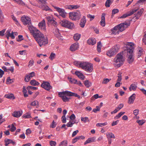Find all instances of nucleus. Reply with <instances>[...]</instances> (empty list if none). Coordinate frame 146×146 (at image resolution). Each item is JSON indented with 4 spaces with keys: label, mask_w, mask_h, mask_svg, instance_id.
Masks as SVG:
<instances>
[{
    "label": "nucleus",
    "mask_w": 146,
    "mask_h": 146,
    "mask_svg": "<svg viewBox=\"0 0 146 146\" xmlns=\"http://www.w3.org/2000/svg\"><path fill=\"white\" fill-rule=\"evenodd\" d=\"M81 120L84 123H86L87 122H90V121L88 117H81Z\"/></svg>",
    "instance_id": "39"
},
{
    "label": "nucleus",
    "mask_w": 146,
    "mask_h": 146,
    "mask_svg": "<svg viewBox=\"0 0 146 146\" xmlns=\"http://www.w3.org/2000/svg\"><path fill=\"white\" fill-rule=\"evenodd\" d=\"M138 52L137 53V56L138 57H139L143 54V49L141 48H138Z\"/></svg>",
    "instance_id": "38"
},
{
    "label": "nucleus",
    "mask_w": 146,
    "mask_h": 146,
    "mask_svg": "<svg viewBox=\"0 0 146 146\" xmlns=\"http://www.w3.org/2000/svg\"><path fill=\"white\" fill-rule=\"evenodd\" d=\"M84 84L85 86L87 88H88L92 85V83L88 80H86L84 81Z\"/></svg>",
    "instance_id": "34"
},
{
    "label": "nucleus",
    "mask_w": 146,
    "mask_h": 146,
    "mask_svg": "<svg viewBox=\"0 0 146 146\" xmlns=\"http://www.w3.org/2000/svg\"><path fill=\"white\" fill-rule=\"evenodd\" d=\"M16 1L19 4L22 5H25V3L22 0H16Z\"/></svg>",
    "instance_id": "57"
},
{
    "label": "nucleus",
    "mask_w": 146,
    "mask_h": 146,
    "mask_svg": "<svg viewBox=\"0 0 146 146\" xmlns=\"http://www.w3.org/2000/svg\"><path fill=\"white\" fill-rule=\"evenodd\" d=\"M74 123V122H73L71 121H69L68 123L66 124V125L68 127H72Z\"/></svg>",
    "instance_id": "49"
},
{
    "label": "nucleus",
    "mask_w": 146,
    "mask_h": 146,
    "mask_svg": "<svg viewBox=\"0 0 146 146\" xmlns=\"http://www.w3.org/2000/svg\"><path fill=\"white\" fill-rule=\"evenodd\" d=\"M30 83L32 85L36 86L38 85L39 83L35 80H32L31 81Z\"/></svg>",
    "instance_id": "37"
},
{
    "label": "nucleus",
    "mask_w": 146,
    "mask_h": 146,
    "mask_svg": "<svg viewBox=\"0 0 146 146\" xmlns=\"http://www.w3.org/2000/svg\"><path fill=\"white\" fill-rule=\"evenodd\" d=\"M137 88V86L136 84H132L130 85L129 89L130 91H131L132 90L135 91L136 90Z\"/></svg>",
    "instance_id": "31"
},
{
    "label": "nucleus",
    "mask_w": 146,
    "mask_h": 146,
    "mask_svg": "<svg viewBox=\"0 0 146 146\" xmlns=\"http://www.w3.org/2000/svg\"><path fill=\"white\" fill-rule=\"evenodd\" d=\"M67 141L66 140H64L62 141L59 144V146H67Z\"/></svg>",
    "instance_id": "42"
},
{
    "label": "nucleus",
    "mask_w": 146,
    "mask_h": 146,
    "mask_svg": "<svg viewBox=\"0 0 146 146\" xmlns=\"http://www.w3.org/2000/svg\"><path fill=\"white\" fill-rule=\"evenodd\" d=\"M79 48V44L76 42L72 44L70 47V50L72 51H74L78 49Z\"/></svg>",
    "instance_id": "14"
},
{
    "label": "nucleus",
    "mask_w": 146,
    "mask_h": 146,
    "mask_svg": "<svg viewBox=\"0 0 146 146\" xmlns=\"http://www.w3.org/2000/svg\"><path fill=\"white\" fill-rule=\"evenodd\" d=\"M41 86L47 91H49L52 88L50 83L48 82L43 81L41 84Z\"/></svg>",
    "instance_id": "11"
},
{
    "label": "nucleus",
    "mask_w": 146,
    "mask_h": 146,
    "mask_svg": "<svg viewBox=\"0 0 146 146\" xmlns=\"http://www.w3.org/2000/svg\"><path fill=\"white\" fill-rule=\"evenodd\" d=\"M74 63L76 66L82 68L87 72H91L93 70V64L89 62L75 61L74 62Z\"/></svg>",
    "instance_id": "2"
},
{
    "label": "nucleus",
    "mask_w": 146,
    "mask_h": 146,
    "mask_svg": "<svg viewBox=\"0 0 146 146\" xmlns=\"http://www.w3.org/2000/svg\"><path fill=\"white\" fill-rule=\"evenodd\" d=\"M108 124L107 122H105L104 123H98L96 124V126L98 127H102Z\"/></svg>",
    "instance_id": "40"
},
{
    "label": "nucleus",
    "mask_w": 146,
    "mask_h": 146,
    "mask_svg": "<svg viewBox=\"0 0 146 146\" xmlns=\"http://www.w3.org/2000/svg\"><path fill=\"white\" fill-rule=\"evenodd\" d=\"M11 141H12V140L8 139H5V145L7 146L9 144L11 143Z\"/></svg>",
    "instance_id": "48"
},
{
    "label": "nucleus",
    "mask_w": 146,
    "mask_h": 146,
    "mask_svg": "<svg viewBox=\"0 0 146 146\" xmlns=\"http://www.w3.org/2000/svg\"><path fill=\"white\" fill-rule=\"evenodd\" d=\"M38 7L39 8H40L41 9L46 11H52V9H51L48 6L44 4H41L40 5L38 6Z\"/></svg>",
    "instance_id": "16"
},
{
    "label": "nucleus",
    "mask_w": 146,
    "mask_h": 146,
    "mask_svg": "<svg viewBox=\"0 0 146 146\" xmlns=\"http://www.w3.org/2000/svg\"><path fill=\"white\" fill-rule=\"evenodd\" d=\"M81 36V35L79 33L75 34L73 36L74 39L75 41H78L80 39Z\"/></svg>",
    "instance_id": "30"
},
{
    "label": "nucleus",
    "mask_w": 146,
    "mask_h": 146,
    "mask_svg": "<svg viewBox=\"0 0 146 146\" xmlns=\"http://www.w3.org/2000/svg\"><path fill=\"white\" fill-rule=\"evenodd\" d=\"M100 110V107L98 106H97L96 108L93 109V111L95 113H96L98 111H99Z\"/></svg>",
    "instance_id": "64"
},
{
    "label": "nucleus",
    "mask_w": 146,
    "mask_h": 146,
    "mask_svg": "<svg viewBox=\"0 0 146 146\" xmlns=\"http://www.w3.org/2000/svg\"><path fill=\"white\" fill-rule=\"evenodd\" d=\"M69 91L66 90L63 92H60L58 93V95L64 102H67L69 101L70 98L67 96H69Z\"/></svg>",
    "instance_id": "8"
},
{
    "label": "nucleus",
    "mask_w": 146,
    "mask_h": 146,
    "mask_svg": "<svg viewBox=\"0 0 146 146\" xmlns=\"http://www.w3.org/2000/svg\"><path fill=\"white\" fill-rule=\"evenodd\" d=\"M86 22V17L84 16L81 19L80 23V26L82 28H83L85 25V23Z\"/></svg>",
    "instance_id": "25"
},
{
    "label": "nucleus",
    "mask_w": 146,
    "mask_h": 146,
    "mask_svg": "<svg viewBox=\"0 0 146 146\" xmlns=\"http://www.w3.org/2000/svg\"><path fill=\"white\" fill-rule=\"evenodd\" d=\"M68 78L69 82L71 83L76 84L77 82V80L74 78L69 77Z\"/></svg>",
    "instance_id": "35"
},
{
    "label": "nucleus",
    "mask_w": 146,
    "mask_h": 146,
    "mask_svg": "<svg viewBox=\"0 0 146 146\" xmlns=\"http://www.w3.org/2000/svg\"><path fill=\"white\" fill-rule=\"evenodd\" d=\"M11 30L9 29L8 30L6 33H5V35L6 36H10L12 38L14 39L15 38L14 36L13 35V34L11 33Z\"/></svg>",
    "instance_id": "26"
},
{
    "label": "nucleus",
    "mask_w": 146,
    "mask_h": 146,
    "mask_svg": "<svg viewBox=\"0 0 146 146\" xmlns=\"http://www.w3.org/2000/svg\"><path fill=\"white\" fill-rule=\"evenodd\" d=\"M96 137H95L88 138L84 142V145H85L88 143L91 142H94L95 141Z\"/></svg>",
    "instance_id": "22"
},
{
    "label": "nucleus",
    "mask_w": 146,
    "mask_h": 146,
    "mask_svg": "<svg viewBox=\"0 0 146 146\" xmlns=\"http://www.w3.org/2000/svg\"><path fill=\"white\" fill-rule=\"evenodd\" d=\"M33 36L40 46L45 45L48 43L47 36H44L38 30L34 32Z\"/></svg>",
    "instance_id": "1"
},
{
    "label": "nucleus",
    "mask_w": 146,
    "mask_h": 146,
    "mask_svg": "<svg viewBox=\"0 0 146 146\" xmlns=\"http://www.w3.org/2000/svg\"><path fill=\"white\" fill-rule=\"evenodd\" d=\"M69 18L73 21L79 20L81 16L80 13L79 12H71L69 13Z\"/></svg>",
    "instance_id": "7"
},
{
    "label": "nucleus",
    "mask_w": 146,
    "mask_h": 146,
    "mask_svg": "<svg viewBox=\"0 0 146 146\" xmlns=\"http://www.w3.org/2000/svg\"><path fill=\"white\" fill-rule=\"evenodd\" d=\"M136 95L135 94H133L129 98L128 103L129 104H133Z\"/></svg>",
    "instance_id": "17"
},
{
    "label": "nucleus",
    "mask_w": 146,
    "mask_h": 146,
    "mask_svg": "<svg viewBox=\"0 0 146 146\" xmlns=\"http://www.w3.org/2000/svg\"><path fill=\"white\" fill-rule=\"evenodd\" d=\"M22 114V111H14L12 114V115L14 117L17 118L20 117Z\"/></svg>",
    "instance_id": "21"
},
{
    "label": "nucleus",
    "mask_w": 146,
    "mask_h": 146,
    "mask_svg": "<svg viewBox=\"0 0 146 146\" xmlns=\"http://www.w3.org/2000/svg\"><path fill=\"white\" fill-rule=\"evenodd\" d=\"M123 54L122 53L120 52L117 54L114 59V61L118 67H120L122 65L125 61Z\"/></svg>",
    "instance_id": "5"
},
{
    "label": "nucleus",
    "mask_w": 146,
    "mask_h": 146,
    "mask_svg": "<svg viewBox=\"0 0 146 146\" xmlns=\"http://www.w3.org/2000/svg\"><path fill=\"white\" fill-rule=\"evenodd\" d=\"M48 22L53 24L54 25H56L57 24V22L54 20L53 17Z\"/></svg>",
    "instance_id": "53"
},
{
    "label": "nucleus",
    "mask_w": 146,
    "mask_h": 146,
    "mask_svg": "<svg viewBox=\"0 0 146 146\" xmlns=\"http://www.w3.org/2000/svg\"><path fill=\"white\" fill-rule=\"evenodd\" d=\"M28 25V29L30 31V32L31 33H32L33 34L34 32L36 31L37 29H35L34 27L31 24L30 25Z\"/></svg>",
    "instance_id": "29"
},
{
    "label": "nucleus",
    "mask_w": 146,
    "mask_h": 146,
    "mask_svg": "<svg viewBox=\"0 0 146 146\" xmlns=\"http://www.w3.org/2000/svg\"><path fill=\"white\" fill-rule=\"evenodd\" d=\"M54 7L58 12L60 16L63 18L66 17V13L64 9L56 6H54Z\"/></svg>",
    "instance_id": "12"
},
{
    "label": "nucleus",
    "mask_w": 146,
    "mask_h": 146,
    "mask_svg": "<svg viewBox=\"0 0 146 146\" xmlns=\"http://www.w3.org/2000/svg\"><path fill=\"white\" fill-rule=\"evenodd\" d=\"M105 14L104 13H103L102 14L101 20L100 22V24L102 27H104L105 25Z\"/></svg>",
    "instance_id": "18"
},
{
    "label": "nucleus",
    "mask_w": 146,
    "mask_h": 146,
    "mask_svg": "<svg viewBox=\"0 0 146 146\" xmlns=\"http://www.w3.org/2000/svg\"><path fill=\"white\" fill-rule=\"evenodd\" d=\"M21 20L24 25H30L31 24V19L28 16H23L21 18Z\"/></svg>",
    "instance_id": "10"
},
{
    "label": "nucleus",
    "mask_w": 146,
    "mask_h": 146,
    "mask_svg": "<svg viewBox=\"0 0 146 146\" xmlns=\"http://www.w3.org/2000/svg\"><path fill=\"white\" fill-rule=\"evenodd\" d=\"M60 24L62 26L69 29H72L74 27V24L73 23L65 19L61 21Z\"/></svg>",
    "instance_id": "6"
},
{
    "label": "nucleus",
    "mask_w": 146,
    "mask_h": 146,
    "mask_svg": "<svg viewBox=\"0 0 146 146\" xmlns=\"http://www.w3.org/2000/svg\"><path fill=\"white\" fill-rule=\"evenodd\" d=\"M110 0H107L106 1L105 3V6L106 7H110Z\"/></svg>",
    "instance_id": "61"
},
{
    "label": "nucleus",
    "mask_w": 146,
    "mask_h": 146,
    "mask_svg": "<svg viewBox=\"0 0 146 146\" xmlns=\"http://www.w3.org/2000/svg\"><path fill=\"white\" fill-rule=\"evenodd\" d=\"M111 79H109L108 78L104 79L102 82V84H106Z\"/></svg>",
    "instance_id": "54"
},
{
    "label": "nucleus",
    "mask_w": 146,
    "mask_h": 146,
    "mask_svg": "<svg viewBox=\"0 0 146 146\" xmlns=\"http://www.w3.org/2000/svg\"><path fill=\"white\" fill-rule=\"evenodd\" d=\"M69 93V96H74L75 97H76V96H77L78 95L76 93H74L72 92H71L69 91V92H68Z\"/></svg>",
    "instance_id": "55"
},
{
    "label": "nucleus",
    "mask_w": 146,
    "mask_h": 146,
    "mask_svg": "<svg viewBox=\"0 0 146 146\" xmlns=\"http://www.w3.org/2000/svg\"><path fill=\"white\" fill-rule=\"evenodd\" d=\"M127 51V61L129 64L132 63L134 60L133 50L134 44L132 42H127L126 44Z\"/></svg>",
    "instance_id": "3"
},
{
    "label": "nucleus",
    "mask_w": 146,
    "mask_h": 146,
    "mask_svg": "<svg viewBox=\"0 0 146 146\" xmlns=\"http://www.w3.org/2000/svg\"><path fill=\"white\" fill-rule=\"evenodd\" d=\"M139 113V110L137 109L133 110V113L135 116H137Z\"/></svg>",
    "instance_id": "60"
},
{
    "label": "nucleus",
    "mask_w": 146,
    "mask_h": 146,
    "mask_svg": "<svg viewBox=\"0 0 146 146\" xmlns=\"http://www.w3.org/2000/svg\"><path fill=\"white\" fill-rule=\"evenodd\" d=\"M23 117L25 118H29L31 117V114L27 113L23 115Z\"/></svg>",
    "instance_id": "47"
},
{
    "label": "nucleus",
    "mask_w": 146,
    "mask_h": 146,
    "mask_svg": "<svg viewBox=\"0 0 146 146\" xmlns=\"http://www.w3.org/2000/svg\"><path fill=\"white\" fill-rule=\"evenodd\" d=\"M125 113V112L121 111L117 115L114 117L115 119H117L120 117L121 115L124 114Z\"/></svg>",
    "instance_id": "41"
},
{
    "label": "nucleus",
    "mask_w": 146,
    "mask_h": 146,
    "mask_svg": "<svg viewBox=\"0 0 146 146\" xmlns=\"http://www.w3.org/2000/svg\"><path fill=\"white\" fill-rule=\"evenodd\" d=\"M106 136L108 139H114L115 137L114 134L112 132H108L106 134Z\"/></svg>",
    "instance_id": "19"
},
{
    "label": "nucleus",
    "mask_w": 146,
    "mask_h": 146,
    "mask_svg": "<svg viewBox=\"0 0 146 146\" xmlns=\"http://www.w3.org/2000/svg\"><path fill=\"white\" fill-rule=\"evenodd\" d=\"M31 105L33 106H36L37 108L39 106V103L38 101L35 100L31 103Z\"/></svg>",
    "instance_id": "32"
},
{
    "label": "nucleus",
    "mask_w": 146,
    "mask_h": 146,
    "mask_svg": "<svg viewBox=\"0 0 146 146\" xmlns=\"http://www.w3.org/2000/svg\"><path fill=\"white\" fill-rule=\"evenodd\" d=\"M56 125L57 124L56 122L53 121L52 124L50 125V127L52 128H54L56 127Z\"/></svg>",
    "instance_id": "58"
},
{
    "label": "nucleus",
    "mask_w": 146,
    "mask_h": 146,
    "mask_svg": "<svg viewBox=\"0 0 146 146\" xmlns=\"http://www.w3.org/2000/svg\"><path fill=\"white\" fill-rule=\"evenodd\" d=\"M129 25V24L127 22L122 23L114 27L111 30V34L116 35L118 34L119 32L124 31L125 28Z\"/></svg>",
    "instance_id": "4"
},
{
    "label": "nucleus",
    "mask_w": 146,
    "mask_h": 146,
    "mask_svg": "<svg viewBox=\"0 0 146 146\" xmlns=\"http://www.w3.org/2000/svg\"><path fill=\"white\" fill-rule=\"evenodd\" d=\"M34 63V61L33 60H30L29 62L28 66L29 67H31L33 65Z\"/></svg>",
    "instance_id": "63"
},
{
    "label": "nucleus",
    "mask_w": 146,
    "mask_h": 146,
    "mask_svg": "<svg viewBox=\"0 0 146 146\" xmlns=\"http://www.w3.org/2000/svg\"><path fill=\"white\" fill-rule=\"evenodd\" d=\"M27 87L26 88L25 86H24L23 87V92L24 94V96L25 97L28 96V95L27 94Z\"/></svg>",
    "instance_id": "36"
},
{
    "label": "nucleus",
    "mask_w": 146,
    "mask_h": 146,
    "mask_svg": "<svg viewBox=\"0 0 146 146\" xmlns=\"http://www.w3.org/2000/svg\"><path fill=\"white\" fill-rule=\"evenodd\" d=\"M136 122L138 123L139 125H142L145 122V121L144 120H137Z\"/></svg>",
    "instance_id": "50"
},
{
    "label": "nucleus",
    "mask_w": 146,
    "mask_h": 146,
    "mask_svg": "<svg viewBox=\"0 0 146 146\" xmlns=\"http://www.w3.org/2000/svg\"><path fill=\"white\" fill-rule=\"evenodd\" d=\"M79 7V6L78 5H67L66 6V9H70V10H73L74 9H76L78 8Z\"/></svg>",
    "instance_id": "23"
},
{
    "label": "nucleus",
    "mask_w": 146,
    "mask_h": 146,
    "mask_svg": "<svg viewBox=\"0 0 146 146\" xmlns=\"http://www.w3.org/2000/svg\"><path fill=\"white\" fill-rule=\"evenodd\" d=\"M56 142L54 141H51L50 142V144L51 146H56Z\"/></svg>",
    "instance_id": "62"
},
{
    "label": "nucleus",
    "mask_w": 146,
    "mask_h": 146,
    "mask_svg": "<svg viewBox=\"0 0 146 146\" xmlns=\"http://www.w3.org/2000/svg\"><path fill=\"white\" fill-rule=\"evenodd\" d=\"M35 75V74L34 72H33L30 73L28 75H26L25 78V81L26 82H28L30 80L33 76Z\"/></svg>",
    "instance_id": "13"
},
{
    "label": "nucleus",
    "mask_w": 146,
    "mask_h": 146,
    "mask_svg": "<svg viewBox=\"0 0 146 146\" xmlns=\"http://www.w3.org/2000/svg\"><path fill=\"white\" fill-rule=\"evenodd\" d=\"M85 138V137L83 135L77 136L75 138L72 139V143H74L77 142L78 140L80 139L83 140Z\"/></svg>",
    "instance_id": "20"
},
{
    "label": "nucleus",
    "mask_w": 146,
    "mask_h": 146,
    "mask_svg": "<svg viewBox=\"0 0 146 146\" xmlns=\"http://www.w3.org/2000/svg\"><path fill=\"white\" fill-rule=\"evenodd\" d=\"M119 50L117 45L113 46L108 50L107 52V55L109 57H111L116 54Z\"/></svg>",
    "instance_id": "9"
},
{
    "label": "nucleus",
    "mask_w": 146,
    "mask_h": 146,
    "mask_svg": "<svg viewBox=\"0 0 146 146\" xmlns=\"http://www.w3.org/2000/svg\"><path fill=\"white\" fill-rule=\"evenodd\" d=\"M11 17L16 24L18 25L19 24L17 19L13 15H11Z\"/></svg>",
    "instance_id": "43"
},
{
    "label": "nucleus",
    "mask_w": 146,
    "mask_h": 146,
    "mask_svg": "<svg viewBox=\"0 0 146 146\" xmlns=\"http://www.w3.org/2000/svg\"><path fill=\"white\" fill-rule=\"evenodd\" d=\"M102 46L101 43L100 42H98L97 43V50L98 52H101V48Z\"/></svg>",
    "instance_id": "44"
},
{
    "label": "nucleus",
    "mask_w": 146,
    "mask_h": 146,
    "mask_svg": "<svg viewBox=\"0 0 146 146\" xmlns=\"http://www.w3.org/2000/svg\"><path fill=\"white\" fill-rule=\"evenodd\" d=\"M27 89H31L32 90H36L37 89V88L32 86H28L27 87Z\"/></svg>",
    "instance_id": "56"
},
{
    "label": "nucleus",
    "mask_w": 146,
    "mask_h": 146,
    "mask_svg": "<svg viewBox=\"0 0 146 146\" xmlns=\"http://www.w3.org/2000/svg\"><path fill=\"white\" fill-rule=\"evenodd\" d=\"M75 74L79 78L82 80H84L85 78L84 75L79 71H76L75 72Z\"/></svg>",
    "instance_id": "24"
},
{
    "label": "nucleus",
    "mask_w": 146,
    "mask_h": 146,
    "mask_svg": "<svg viewBox=\"0 0 146 146\" xmlns=\"http://www.w3.org/2000/svg\"><path fill=\"white\" fill-rule=\"evenodd\" d=\"M38 26L43 31H45L46 30V24L44 19L39 23L38 24Z\"/></svg>",
    "instance_id": "15"
},
{
    "label": "nucleus",
    "mask_w": 146,
    "mask_h": 146,
    "mask_svg": "<svg viewBox=\"0 0 146 146\" xmlns=\"http://www.w3.org/2000/svg\"><path fill=\"white\" fill-rule=\"evenodd\" d=\"M89 45H93L96 43V40L94 38L89 39L87 41Z\"/></svg>",
    "instance_id": "27"
},
{
    "label": "nucleus",
    "mask_w": 146,
    "mask_h": 146,
    "mask_svg": "<svg viewBox=\"0 0 146 146\" xmlns=\"http://www.w3.org/2000/svg\"><path fill=\"white\" fill-rule=\"evenodd\" d=\"M121 74V72H119V73L117 76L118 79L117 80V82H120L122 80Z\"/></svg>",
    "instance_id": "52"
},
{
    "label": "nucleus",
    "mask_w": 146,
    "mask_h": 146,
    "mask_svg": "<svg viewBox=\"0 0 146 146\" xmlns=\"http://www.w3.org/2000/svg\"><path fill=\"white\" fill-rule=\"evenodd\" d=\"M56 56V55L55 54L51 52L49 57V58L51 60H52L55 58Z\"/></svg>",
    "instance_id": "45"
},
{
    "label": "nucleus",
    "mask_w": 146,
    "mask_h": 146,
    "mask_svg": "<svg viewBox=\"0 0 146 146\" xmlns=\"http://www.w3.org/2000/svg\"><path fill=\"white\" fill-rule=\"evenodd\" d=\"M131 15V14H130V13L128 14H125L121 16L120 17V18H125Z\"/></svg>",
    "instance_id": "59"
},
{
    "label": "nucleus",
    "mask_w": 146,
    "mask_h": 146,
    "mask_svg": "<svg viewBox=\"0 0 146 146\" xmlns=\"http://www.w3.org/2000/svg\"><path fill=\"white\" fill-rule=\"evenodd\" d=\"M53 33H54L56 36L58 37L60 36V33H59V29L55 28L53 30Z\"/></svg>",
    "instance_id": "28"
},
{
    "label": "nucleus",
    "mask_w": 146,
    "mask_h": 146,
    "mask_svg": "<svg viewBox=\"0 0 146 146\" xmlns=\"http://www.w3.org/2000/svg\"><path fill=\"white\" fill-rule=\"evenodd\" d=\"M5 97L8 99H14L15 98L13 94H6L5 96Z\"/></svg>",
    "instance_id": "33"
},
{
    "label": "nucleus",
    "mask_w": 146,
    "mask_h": 146,
    "mask_svg": "<svg viewBox=\"0 0 146 146\" xmlns=\"http://www.w3.org/2000/svg\"><path fill=\"white\" fill-rule=\"evenodd\" d=\"M119 10L117 9H113L112 11V16H113L114 14L118 13Z\"/></svg>",
    "instance_id": "51"
},
{
    "label": "nucleus",
    "mask_w": 146,
    "mask_h": 146,
    "mask_svg": "<svg viewBox=\"0 0 146 146\" xmlns=\"http://www.w3.org/2000/svg\"><path fill=\"white\" fill-rule=\"evenodd\" d=\"M144 11V9L143 8L139 10L137 13V16L138 17H140V16L142 14V13Z\"/></svg>",
    "instance_id": "46"
}]
</instances>
